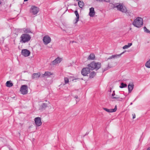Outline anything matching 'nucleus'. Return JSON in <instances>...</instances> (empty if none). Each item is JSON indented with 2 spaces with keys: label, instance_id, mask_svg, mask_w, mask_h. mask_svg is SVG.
I'll list each match as a JSON object with an SVG mask.
<instances>
[{
  "label": "nucleus",
  "instance_id": "obj_1",
  "mask_svg": "<svg viewBox=\"0 0 150 150\" xmlns=\"http://www.w3.org/2000/svg\"><path fill=\"white\" fill-rule=\"evenodd\" d=\"M143 19L140 17H138L134 21L132 25L137 28H140L143 25Z\"/></svg>",
  "mask_w": 150,
  "mask_h": 150
},
{
  "label": "nucleus",
  "instance_id": "obj_2",
  "mask_svg": "<svg viewBox=\"0 0 150 150\" xmlns=\"http://www.w3.org/2000/svg\"><path fill=\"white\" fill-rule=\"evenodd\" d=\"M88 66L91 70H93L94 69L97 70L100 68L101 64L100 62H96L94 61H93L88 64Z\"/></svg>",
  "mask_w": 150,
  "mask_h": 150
},
{
  "label": "nucleus",
  "instance_id": "obj_3",
  "mask_svg": "<svg viewBox=\"0 0 150 150\" xmlns=\"http://www.w3.org/2000/svg\"><path fill=\"white\" fill-rule=\"evenodd\" d=\"M30 36L27 34H22L20 37V42L22 43L28 42L31 39Z\"/></svg>",
  "mask_w": 150,
  "mask_h": 150
},
{
  "label": "nucleus",
  "instance_id": "obj_4",
  "mask_svg": "<svg viewBox=\"0 0 150 150\" xmlns=\"http://www.w3.org/2000/svg\"><path fill=\"white\" fill-rule=\"evenodd\" d=\"M113 8H116L118 10L123 13H126L127 11L126 8L123 6L122 4H117L116 5L113 4Z\"/></svg>",
  "mask_w": 150,
  "mask_h": 150
},
{
  "label": "nucleus",
  "instance_id": "obj_5",
  "mask_svg": "<svg viewBox=\"0 0 150 150\" xmlns=\"http://www.w3.org/2000/svg\"><path fill=\"white\" fill-rule=\"evenodd\" d=\"M20 91L22 94L25 95L28 93V87L25 85H22L20 88Z\"/></svg>",
  "mask_w": 150,
  "mask_h": 150
},
{
  "label": "nucleus",
  "instance_id": "obj_6",
  "mask_svg": "<svg viewBox=\"0 0 150 150\" xmlns=\"http://www.w3.org/2000/svg\"><path fill=\"white\" fill-rule=\"evenodd\" d=\"M39 11V8L35 6H31L30 12L33 15H35L37 14Z\"/></svg>",
  "mask_w": 150,
  "mask_h": 150
},
{
  "label": "nucleus",
  "instance_id": "obj_7",
  "mask_svg": "<svg viewBox=\"0 0 150 150\" xmlns=\"http://www.w3.org/2000/svg\"><path fill=\"white\" fill-rule=\"evenodd\" d=\"M90 68L88 67L83 68L81 71V73L84 76H87L88 74H89L90 72Z\"/></svg>",
  "mask_w": 150,
  "mask_h": 150
},
{
  "label": "nucleus",
  "instance_id": "obj_8",
  "mask_svg": "<svg viewBox=\"0 0 150 150\" xmlns=\"http://www.w3.org/2000/svg\"><path fill=\"white\" fill-rule=\"evenodd\" d=\"M42 40L44 44L47 45L51 42V39L50 37L48 35H46L43 38Z\"/></svg>",
  "mask_w": 150,
  "mask_h": 150
},
{
  "label": "nucleus",
  "instance_id": "obj_9",
  "mask_svg": "<svg viewBox=\"0 0 150 150\" xmlns=\"http://www.w3.org/2000/svg\"><path fill=\"white\" fill-rule=\"evenodd\" d=\"M30 52L28 50L23 49L22 50L21 54L25 57H27L30 55Z\"/></svg>",
  "mask_w": 150,
  "mask_h": 150
},
{
  "label": "nucleus",
  "instance_id": "obj_10",
  "mask_svg": "<svg viewBox=\"0 0 150 150\" xmlns=\"http://www.w3.org/2000/svg\"><path fill=\"white\" fill-rule=\"evenodd\" d=\"M35 123L36 126L39 127L42 125V122L41 121V118L39 117H35L34 119Z\"/></svg>",
  "mask_w": 150,
  "mask_h": 150
},
{
  "label": "nucleus",
  "instance_id": "obj_11",
  "mask_svg": "<svg viewBox=\"0 0 150 150\" xmlns=\"http://www.w3.org/2000/svg\"><path fill=\"white\" fill-rule=\"evenodd\" d=\"M62 60V58L58 57L52 62V64L56 65L60 63Z\"/></svg>",
  "mask_w": 150,
  "mask_h": 150
},
{
  "label": "nucleus",
  "instance_id": "obj_12",
  "mask_svg": "<svg viewBox=\"0 0 150 150\" xmlns=\"http://www.w3.org/2000/svg\"><path fill=\"white\" fill-rule=\"evenodd\" d=\"M103 109L108 112H115L117 110V105H116L114 109H108L106 108H103Z\"/></svg>",
  "mask_w": 150,
  "mask_h": 150
},
{
  "label": "nucleus",
  "instance_id": "obj_13",
  "mask_svg": "<svg viewBox=\"0 0 150 150\" xmlns=\"http://www.w3.org/2000/svg\"><path fill=\"white\" fill-rule=\"evenodd\" d=\"M95 14V12L94 8L91 7L89 9V15L91 17H93L94 16Z\"/></svg>",
  "mask_w": 150,
  "mask_h": 150
},
{
  "label": "nucleus",
  "instance_id": "obj_14",
  "mask_svg": "<svg viewBox=\"0 0 150 150\" xmlns=\"http://www.w3.org/2000/svg\"><path fill=\"white\" fill-rule=\"evenodd\" d=\"M134 87V85L133 83H132L131 84L129 83L128 85V93H130L133 89Z\"/></svg>",
  "mask_w": 150,
  "mask_h": 150
},
{
  "label": "nucleus",
  "instance_id": "obj_15",
  "mask_svg": "<svg viewBox=\"0 0 150 150\" xmlns=\"http://www.w3.org/2000/svg\"><path fill=\"white\" fill-rule=\"evenodd\" d=\"M40 76V73H36L33 74L32 76V79H37Z\"/></svg>",
  "mask_w": 150,
  "mask_h": 150
},
{
  "label": "nucleus",
  "instance_id": "obj_16",
  "mask_svg": "<svg viewBox=\"0 0 150 150\" xmlns=\"http://www.w3.org/2000/svg\"><path fill=\"white\" fill-rule=\"evenodd\" d=\"M95 58V56L94 54L91 53L90 54L89 56L87 58V59L88 60H93Z\"/></svg>",
  "mask_w": 150,
  "mask_h": 150
},
{
  "label": "nucleus",
  "instance_id": "obj_17",
  "mask_svg": "<svg viewBox=\"0 0 150 150\" xmlns=\"http://www.w3.org/2000/svg\"><path fill=\"white\" fill-rule=\"evenodd\" d=\"M52 75V73L49 71H45L44 74H42L41 76L44 77L45 76L48 77Z\"/></svg>",
  "mask_w": 150,
  "mask_h": 150
},
{
  "label": "nucleus",
  "instance_id": "obj_18",
  "mask_svg": "<svg viewBox=\"0 0 150 150\" xmlns=\"http://www.w3.org/2000/svg\"><path fill=\"white\" fill-rule=\"evenodd\" d=\"M74 13L76 17V22L75 23H77V22L79 21V15L77 10L75 11H74Z\"/></svg>",
  "mask_w": 150,
  "mask_h": 150
},
{
  "label": "nucleus",
  "instance_id": "obj_19",
  "mask_svg": "<svg viewBox=\"0 0 150 150\" xmlns=\"http://www.w3.org/2000/svg\"><path fill=\"white\" fill-rule=\"evenodd\" d=\"M23 31L24 33H26L25 34L31 33L30 29V28H23Z\"/></svg>",
  "mask_w": 150,
  "mask_h": 150
},
{
  "label": "nucleus",
  "instance_id": "obj_20",
  "mask_svg": "<svg viewBox=\"0 0 150 150\" xmlns=\"http://www.w3.org/2000/svg\"><path fill=\"white\" fill-rule=\"evenodd\" d=\"M79 6L81 8H82L84 6V4L82 1H80L78 2Z\"/></svg>",
  "mask_w": 150,
  "mask_h": 150
},
{
  "label": "nucleus",
  "instance_id": "obj_21",
  "mask_svg": "<svg viewBox=\"0 0 150 150\" xmlns=\"http://www.w3.org/2000/svg\"><path fill=\"white\" fill-rule=\"evenodd\" d=\"M6 86L8 87H11L13 86V84L11 83V81H8L6 82Z\"/></svg>",
  "mask_w": 150,
  "mask_h": 150
},
{
  "label": "nucleus",
  "instance_id": "obj_22",
  "mask_svg": "<svg viewBox=\"0 0 150 150\" xmlns=\"http://www.w3.org/2000/svg\"><path fill=\"white\" fill-rule=\"evenodd\" d=\"M124 53V52H123L120 54L112 55V57H113V58H117L120 57L122 54Z\"/></svg>",
  "mask_w": 150,
  "mask_h": 150
},
{
  "label": "nucleus",
  "instance_id": "obj_23",
  "mask_svg": "<svg viewBox=\"0 0 150 150\" xmlns=\"http://www.w3.org/2000/svg\"><path fill=\"white\" fill-rule=\"evenodd\" d=\"M47 103H44L42 104L41 106V108L42 109L45 110L47 107Z\"/></svg>",
  "mask_w": 150,
  "mask_h": 150
},
{
  "label": "nucleus",
  "instance_id": "obj_24",
  "mask_svg": "<svg viewBox=\"0 0 150 150\" xmlns=\"http://www.w3.org/2000/svg\"><path fill=\"white\" fill-rule=\"evenodd\" d=\"M96 75V72L94 71H93L90 73L89 75V78H92L94 77Z\"/></svg>",
  "mask_w": 150,
  "mask_h": 150
},
{
  "label": "nucleus",
  "instance_id": "obj_25",
  "mask_svg": "<svg viewBox=\"0 0 150 150\" xmlns=\"http://www.w3.org/2000/svg\"><path fill=\"white\" fill-rule=\"evenodd\" d=\"M127 86V84L126 83H121L120 85V88H123Z\"/></svg>",
  "mask_w": 150,
  "mask_h": 150
},
{
  "label": "nucleus",
  "instance_id": "obj_26",
  "mask_svg": "<svg viewBox=\"0 0 150 150\" xmlns=\"http://www.w3.org/2000/svg\"><path fill=\"white\" fill-rule=\"evenodd\" d=\"M145 65L146 67L150 68V59L146 62Z\"/></svg>",
  "mask_w": 150,
  "mask_h": 150
},
{
  "label": "nucleus",
  "instance_id": "obj_27",
  "mask_svg": "<svg viewBox=\"0 0 150 150\" xmlns=\"http://www.w3.org/2000/svg\"><path fill=\"white\" fill-rule=\"evenodd\" d=\"M143 28L144 31L145 33L150 34V31L147 29L145 26H144Z\"/></svg>",
  "mask_w": 150,
  "mask_h": 150
},
{
  "label": "nucleus",
  "instance_id": "obj_28",
  "mask_svg": "<svg viewBox=\"0 0 150 150\" xmlns=\"http://www.w3.org/2000/svg\"><path fill=\"white\" fill-rule=\"evenodd\" d=\"M64 81L65 84H67L69 82V80L68 78L67 77H64Z\"/></svg>",
  "mask_w": 150,
  "mask_h": 150
},
{
  "label": "nucleus",
  "instance_id": "obj_29",
  "mask_svg": "<svg viewBox=\"0 0 150 150\" xmlns=\"http://www.w3.org/2000/svg\"><path fill=\"white\" fill-rule=\"evenodd\" d=\"M97 1H99L100 2L104 1L106 2H110V0H96Z\"/></svg>",
  "mask_w": 150,
  "mask_h": 150
},
{
  "label": "nucleus",
  "instance_id": "obj_30",
  "mask_svg": "<svg viewBox=\"0 0 150 150\" xmlns=\"http://www.w3.org/2000/svg\"><path fill=\"white\" fill-rule=\"evenodd\" d=\"M129 48V46L127 45H126L123 47V49H127Z\"/></svg>",
  "mask_w": 150,
  "mask_h": 150
},
{
  "label": "nucleus",
  "instance_id": "obj_31",
  "mask_svg": "<svg viewBox=\"0 0 150 150\" xmlns=\"http://www.w3.org/2000/svg\"><path fill=\"white\" fill-rule=\"evenodd\" d=\"M119 96L117 95H116L115 96L113 97H112V99H117V98H119Z\"/></svg>",
  "mask_w": 150,
  "mask_h": 150
},
{
  "label": "nucleus",
  "instance_id": "obj_32",
  "mask_svg": "<svg viewBox=\"0 0 150 150\" xmlns=\"http://www.w3.org/2000/svg\"><path fill=\"white\" fill-rule=\"evenodd\" d=\"M17 31L18 32H21L22 31H23V28L22 29H20V28H18L16 29Z\"/></svg>",
  "mask_w": 150,
  "mask_h": 150
},
{
  "label": "nucleus",
  "instance_id": "obj_33",
  "mask_svg": "<svg viewBox=\"0 0 150 150\" xmlns=\"http://www.w3.org/2000/svg\"><path fill=\"white\" fill-rule=\"evenodd\" d=\"M116 100L117 101H122L123 99V98H117L116 99Z\"/></svg>",
  "mask_w": 150,
  "mask_h": 150
},
{
  "label": "nucleus",
  "instance_id": "obj_34",
  "mask_svg": "<svg viewBox=\"0 0 150 150\" xmlns=\"http://www.w3.org/2000/svg\"><path fill=\"white\" fill-rule=\"evenodd\" d=\"M115 95V91H114L113 92L112 95V98L113 97H114V96Z\"/></svg>",
  "mask_w": 150,
  "mask_h": 150
},
{
  "label": "nucleus",
  "instance_id": "obj_35",
  "mask_svg": "<svg viewBox=\"0 0 150 150\" xmlns=\"http://www.w3.org/2000/svg\"><path fill=\"white\" fill-rule=\"evenodd\" d=\"M132 45V43H128L127 45H128V46H129V47H130Z\"/></svg>",
  "mask_w": 150,
  "mask_h": 150
},
{
  "label": "nucleus",
  "instance_id": "obj_36",
  "mask_svg": "<svg viewBox=\"0 0 150 150\" xmlns=\"http://www.w3.org/2000/svg\"><path fill=\"white\" fill-rule=\"evenodd\" d=\"M112 58H113V57H112V56H111L109 58H108L107 59L108 60L110 59H112Z\"/></svg>",
  "mask_w": 150,
  "mask_h": 150
},
{
  "label": "nucleus",
  "instance_id": "obj_37",
  "mask_svg": "<svg viewBox=\"0 0 150 150\" xmlns=\"http://www.w3.org/2000/svg\"><path fill=\"white\" fill-rule=\"evenodd\" d=\"M133 115V118L134 119L135 118V114H133L132 115Z\"/></svg>",
  "mask_w": 150,
  "mask_h": 150
},
{
  "label": "nucleus",
  "instance_id": "obj_38",
  "mask_svg": "<svg viewBox=\"0 0 150 150\" xmlns=\"http://www.w3.org/2000/svg\"><path fill=\"white\" fill-rule=\"evenodd\" d=\"M74 98L76 99H77L78 98V96H75Z\"/></svg>",
  "mask_w": 150,
  "mask_h": 150
},
{
  "label": "nucleus",
  "instance_id": "obj_39",
  "mask_svg": "<svg viewBox=\"0 0 150 150\" xmlns=\"http://www.w3.org/2000/svg\"><path fill=\"white\" fill-rule=\"evenodd\" d=\"M88 133H89V132H87L86 133V134H85V135H88Z\"/></svg>",
  "mask_w": 150,
  "mask_h": 150
},
{
  "label": "nucleus",
  "instance_id": "obj_40",
  "mask_svg": "<svg viewBox=\"0 0 150 150\" xmlns=\"http://www.w3.org/2000/svg\"><path fill=\"white\" fill-rule=\"evenodd\" d=\"M146 150H150V147H149Z\"/></svg>",
  "mask_w": 150,
  "mask_h": 150
},
{
  "label": "nucleus",
  "instance_id": "obj_41",
  "mask_svg": "<svg viewBox=\"0 0 150 150\" xmlns=\"http://www.w3.org/2000/svg\"><path fill=\"white\" fill-rule=\"evenodd\" d=\"M4 40H3L2 41V42H1V43H3V42H4Z\"/></svg>",
  "mask_w": 150,
  "mask_h": 150
},
{
  "label": "nucleus",
  "instance_id": "obj_42",
  "mask_svg": "<svg viewBox=\"0 0 150 150\" xmlns=\"http://www.w3.org/2000/svg\"><path fill=\"white\" fill-rule=\"evenodd\" d=\"M24 1H28V0H24Z\"/></svg>",
  "mask_w": 150,
  "mask_h": 150
},
{
  "label": "nucleus",
  "instance_id": "obj_43",
  "mask_svg": "<svg viewBox=\"0 0 150 150\" xmlns=\"http://www.w3.org/2000/svg\"><path fill=\"white\" fill-rule=\"evenodd\" d=\"M132 102L130 103V105H132Z\"/></svg>",
  "mask_w": 150,
  "mask_h": 150
},
{
  "label": "nucleus",
  "instance_id": "obj_44",
  "mask_svg": "<svg viewBox=\"0 0 150 150\" xmlns=\"http://www.w3.org/2000/svg\"><path fill=\"white\" fill-rule=\"evenodd\" d=\"M77 79H73L72 81H74V80Z\"/></svg>",
  "mask_w": 150,
  "mask_h": 150
},
{
  "label": "nucleus",
  "instance_id": "obj_45",
  "mask_svg": "<svg viewBox=\"0 0 150 150\" xmlns=\"http://www.w3.org/2000/svg\"><path fill=\"white\" fill-rule=\"evenodd\" d=\"M74 42V41H72V43H73Z\"/></svg>",
  "mask_w": 150,
  "mask_h": 150
},
{
  "label": "nucleus",
  "instance_id": "obj_46",
  "mask_svg": "<svg viewBox=\"0 0 150 150\" xmlns=\"http://www.w3.org/2000/svg\"><path fill=\"white\" fill-rule=\"evenodd\" d=\"M79 0H76V1H79Z\"/></svg>",
  "mask_w": 150,
  "mask_h": 150
},
{
  "label": "nucleus",
  "instance_id": "obj_47",
  "mask_svg": "<svg viewBox=\"0 0 150 150\" xmlns=\"http://www.w3.org/2000/svg\"><path fill=\"white\" fill-rule=\"evenodd\" d=\"M48 103H49V104H50V102L49 101H48Z\"/></svg>",
  "mask_w": 150,
  "mask_h": 150
},
{
  "label": "nucleus",
  "instance_id": "obj_48",
  "mask_svg": "<svg viewBox=\"0 0 150 150\" xmlns=\"http://www.w3.org/2000/svg\"><path fill=\"white\" fill-rule=\"evenodd\" d=\"M45 101L46 102L47 101V100H45Z\"/></svg>",
  "mask_w": 150,
  "mask_h": 150
},
{
  "label": "nucleus",
  "instance_id": "obj_49",
  "mask_svg": "<svg viewBox=\"0 0 150 150\" xmlns=\"http://www.w3.org/2000/svg\"><path fill=\"white\" fill-rule=\"evenodd\" d=\"M131 28H130V30H131Z\"/></svg>",
  "mask_w": 150,
  "mask_h": 150
}]
</instances>
